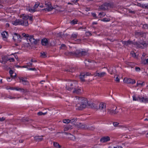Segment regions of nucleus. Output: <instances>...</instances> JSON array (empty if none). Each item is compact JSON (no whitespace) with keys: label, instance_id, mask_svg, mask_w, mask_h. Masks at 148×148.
<instances>
[{"label":"nucleus","instance_id":"28","mask_svg":"<svg viewBox=\"0 0 148 148\" xmlns=\"http://www.w3.org/2000/svg\"><path fill=\"white\" fill-rule=\"evenodd\" d=\"M15 90L17 91H20L22 92H25L27 91V90H24L23 88H19L18 87H15Z\"/></svg>","mask_w":148,"mask_h":148},{"label":"nucleus","instance_id":"14","mask_svg":"<svg viewBox=\"0 0 148 148\" xmlns=\"http://www.w3.org/2000/svg\"><path fill=\"white\" fill-rule=\"evenodd\" d=\"M20 82H22L24 85H28L29 84V82L27 80L26 78L23 77L19 78Z\"/></svg>","mask_w":148,"mask_h":148},{"label":"nucleus","instance_id":"55","mask_svg":"<svg viewBox=\"0 0 148 148\" xmlns=\"http://www.w3.org/2000/svg\"><path fill=\"white\" fill-rule=\"evenodd\" d=\"M86 35L87 36H89L91 35V34L89 32H87L86 33Z\"/></svg>","mask_w":148,"mask_h":148},{"label":"nucleus","instance_id":"29","mask_svg":"<svg viewBox=\"0 0 148 148\" xmlns=\"http://www.w3.org/2000/svg\"><path fill=\"white\" fill-rule=\"evenodd\" d=\"M42 44L43 45H46L48 44V41L47 39L44 38L42 40Z\"/></svg>","mask_w":148,"mask_h":148},{"label":"nucleus","instance_id":"10","mask_svg":"<svg viewBox=\"0 0 148 148\" xmlns=\"http://www.w3.org/2000/svg\"><path fill=\"white\" fill-rule=\"evenodd\" d=\"M21 36L18 34L15 33L13 35V39L14 41H17V42H20L21 41Z\"/></svg>","mask_w":148,"mask_h":148},{"label":"nucleus","instance_id":"3","mask_svg":"<svg viewBox=\"0 0 148 148\" xmlns=\"http://www.w3.org/2000/svg\"><path fill=\"white\" fill-rule=\"evenodd\" d=\"M92 107L94 109L100 111V112L103 115H105L107 114V109L106 108V104L103 102L101 103L98 107L94 103L92 104Z\"/></svg>","mask_w":148,"mask_h":148},{"label":"nucleus","instance_id":"1","mask_svg":"<svg viewBox=\"0 0 148 148\" xmlns=\"http://www.w3.org/2000/svg\"><path fill=\"white\" fill-rule=\"evenodd\" d=\"M74 99L77 107L76 109L79 110H82L88 106L92 107V104H88V100L86 98L76 97Z\"/></svg>","mask_w":148,"mask_h":148},{"label":"nucleus","instance_id":"43","mask_svg":"<svg viewBox=\"0 0 148 148\" xmlns=\"http://www.w3.org/2000/svg\"><path fill=\"white\" fill-rule=\"evenodd\" d=\"M142 27L143 29H148V25L147 24H145L143 25Z\"/></svg>","mask_w":148,"mask_h":148},{"label":"nucleus","instance_id":"47","mask_svg":"<svg viewBox=\"0 0 148 148\" xmlns=\"http://www.w3.org/2000/svg\"><path fill=\"white\" fill-rule=\"evenodd\" d=\"M22 36L24 37H27V38L29 37V35L27 34L23 33L22 34Z\"/></svg>","mask_w":148,"mask_h":148},{"label":"nucleus","instance_id":"4","mask_svg":"<svg viewBox=\"0 0 148 148\" xmlns=\"http://www.w3.org/2000/svg\"><path fill=\"white\" fill-rule=\"evenodd\" d=\"M12 24L16 26L18 25L27 26L28 25L27 21H23L22 19H16L14 21H11Z\"/></svg>","mask_w":148,"mask_h":148},{"label":"nucleus","instance_id":"57","mask_svg":"<svg viewBox=\"0 0 148 148\" xmlns=\"http://www.w3.org/2000/svg\"><path fill=\"white\" fill-rule=\"evenodd\" d=\"M29 70H32V71H36V69L35 68H30L29 69H28Z\"/></svg>","mask_w":148,"mask_h":148},{"label":"nucleus","instance_id":"7","mask_svg":"<svg viewBox=\"0 0 148 148\" xmlns=\"http://www.w3.org/2000/svg\"><path fill=\"white\" fill-rule=\"evenodd\" d=\"M28 42H29L32 44H36L38 42V40L34 38L33 36H30L27 38Z\"/></svg>","mask_w":148,"mask_h":148},{"label":"nucleus","instance_id":"46","mask_svg":"<svg viewBox=\"0 0 148 148\" xmlns=\"http://www.w3.org/2000/svg\"><path fill=\"white\" fill-rule=\"evenodd\" d=\"M39 5V3L38 2H37L36 3L34 6V9L36 8L38 6V5Z\"/></svg>","mask_w":148,"mask_h":148},{"label":"nucleus","instance_id":"54","mask_svg":"<svg viewBox=\"0 0 148 148\" xmlns=\"http://www.w3.org/2000/svg\"><path fill=\"white\" fill-rule=\"evenodd\" d=\"M136 5H137V6H140V7H143V5H142L140 3H137V4Z\"/></svg>","mask_w":148,"mask_h":148},{"label":"nucleus","instance_id":"53","mask_svg":"<svg viewBox=\"0 0 148 148\" xmlns=\"http://www.w3.org/2000/svg\"><path fill=\"white\" fill-rule=\"evenodd\" d=\"M5 119V118L4 117H2L1 118L0 117V121H4Z\"/></svg>","mask_w":148,"mask_h":148},{"label":"nucleus","instance_id":"30","mask_svg":"<svg viewBox=\"0 0 148 148\" xmlns=\"http://www.w3.org/2000/svg\"><path fill=\"white\" fill-rule=\"evenodd\" d=\"M77 36V34H73L71 36V38L72 40H75Z\"/></svg>","mask_w":148,"mask_h":148},{"label":"nucleus","instance_id":"50","mask_svg":"<svg viewBox=\"0 0 148 148\" xmlns=\"http://www.w3.org/2000/svg\"><path fill=\"white\" fill-rule=\"evenodd\" d=\"M70 129L69 127H64V131H67L69 130Z\"/></svg>","mask_w":148,"mask_h":148},{"label":"nucleus","instance_id":"52","mask_svg":"<svg viewBox=\"0 0 148 148\" xmlns=\"http://www.w3.org/2000/svg\"><path fill=\"white\" fill-rule=\"evenodd\" d=\"M135 70L137 71H139L140 70V69L138 67H136L135 68Z\"/></svg>","mask_w":148,"mask_h":148},{"label":"nucleus","instance_id":"2","mask_svg":"<svg viewBox=\"0 0 148 148\" xmlns=\"http://www.w3.org/2000/svg\"><path fill=\"white\" fill-rule=\"evenodd\" d=\"M77 82L75 81L70 80L68 81L66 85V88L69 90H71L73 89L74 90L73 93L78 94L81 92V90L77 88Z\"/></svg>","mask_w":148,"mask_h":148},{"label":"nucleus","instance_id":"15","mask_svg":"<svg viewBox=\"0 0 148 148\" xmlns=\"http://www.w3.org/2000/svg\"><path fill=\"white\" fill-rule=\"evenodd\" d=\"M108 3H105L101 6L99 7V9L100 10H105L108 9L109 5Z\"/></svg>","mask_w":148,"mask_h":148},{"label":"nucleus","instance_id":"16","mask_svg":"<svg viewBox=\"0 0 148 148\" xmlns=\"http://www.w3.org/2000/svg\"><path fill=\"white\" fill-rule=\"evenodd\" d=\"M75 53L76 55L78 54L79 56H85L87 54V53L86 51L77 50L75 52Z\"/></svg>","mask_w":148,"mask_h":148},{"label":"nucleus","instance_id":"32","mask_svg":"<svg viewBox=\"0 0 148 148\" xmlns=\"http://www.w3.org/2000/svg\"><path fill=\"white\" fill-rule=\"evenodd\" d=\"M41 55L40 56L41 57L44 58L47 57V56L46 55V53L44 52H42L41 53Z\"/></svg>","mask_w":148,"mask_h":148},{"label":"nucleus","instance_id":"11","mask_svg":"<svg viewBox=\"0 0 148 148\" xmlns=\"http://www.w3.org/2000/svg\"><path fill=\"white\" fill-rule=\"evenodd\" d=\"M106 74V73L105 72L98 73L97 71L94 74H91V75H93L94 77L98 76L100 77H102L105 76Z\"/></svg>","mask_w":148,"mask_h":148},{"label":"nucleus","instance_id":"36","mask_svg":"<svg viewBox=\"0 0 148 148\" xmlns=\"http://www.w3.org/2000/svg\"><path fill=\"white\" fill-rule=\"evenodd\" d=\"M110 19L109 18H104L102 20H101V21L104 22H107L109 21H110Z\"/></svg>","mask_w":148,"mask_h":148},{"label":"nucleus","instance_id":"56","mask_svg":"<svg viewBox=\"0 0 148 148\" xmlns=\"http://www.w3.org/2000/svg\"><path fill=\"white\" fill-rule=\"evenodd\" d=\"M16 74L15 73H14L13 75L12 76H11V77H12L13 78H14L15 77H16Z\"/></svg>","mask_w":148,"mask_h":148},{"label":"nucleus","instance_id":"18","mask_svg":"<svg viewBox=\"0 0 148 148\" xmlns=\"http://www.w3.org/2000/svg\"><path fill=\"white\" fill-rule=\"evenodd\" d=\"M43 136H36L34 137V140L36 141H40L43 140Z\"/></svg>","mask_w":148,"mask_h":148},{"label":"nucleus","instance_id":"60","mask_svg":"<svg viewBox=\"0 0 148 148\" xmlns=\"http://www.w3.org/2000/svg\"><path fill=\"white\" fill-rule=\"evenodd\" d=\"M7 79L8 80V82H10L11 80V78L10 77H8L7 78Z\"/></svg>","mask_w":148,"mask_h":148},{"label":"nucleus","instance_id":"31","mask_svg":"<svg viewBox=\"0 0 148 148\" xmlns=\"http://www.w3.org/2000/svg\"><path fill=\"white\" fill-rule=\"evenodd\" d=\"M131 54L132 55L133 57L134 58H137V55H138V53H135L133 51H132L131 52Z\"/></svg>","mask_w":148,"mask_h":148},{"label":"nucleus","instance_id":"26","mask_svg":"<svg viewBox=\"0 0 148 148\" xmlns=\"http://www.w3.org/2000/svg\"><path fill=\"white\" fill-rule=\"evenodd\" d=\"M133 99L134 101H139L140 100V97L136 95H134L132 96Z\"/></svg>","mask_w":148,"mask_h":148},{"label":"nucleus","instance_id":"24","mask_svg":"<svg viewBox=\"0 0 148 148\" xmlns=\"http://www.w3.org/2000/svg\"><path fill=\"white\" fill-rule=\"evenodd\" d=\"M140 101L145 103L148 102V98H145L143 97H141L140 98Z\"/></svg>","mask_w":148,"mask_h":148},{"label":"nucleus","instance_id":"37","mask_svg":"<svg viewBox=\"0 0 148 148\" xmlns=\"http://www.w3.org/2000/svg\"><path fill=\"white\" fill-rule=\"evenodd\" d=\"M70 122V120L69 119H65L63 120V122L65 123H68Z\"/></svg>","mask_w":148,"mask_h":148},{"label":"nucleus","instance_id":"61","mask_svg":"<svg viewBox=\"0 0 148 148\" xmlns=\"http://www.w3.org/2000/svg\"><path fill=\"white\" fill-rule=\"evenodd\" d=\"M92 15L93 17H96V14L95 13H92Z\"/></svg>","mask_w":148,"mask_h":148},{"label":"nucleus","instance_id":"45","mask_svg":"<svg viewBox=\"0 0 148 148\" xmlns=\"http://www.w3.org/2000/svg\"><path fill=\"white\" fill-rule=\"evenodd\" d=\"M109 148H122L121 146H117L116 147H114L113 146H110L109 147Z\"/></svg>","mask_w":148,"mask_h":148},{"label":"nucleus","instance_id":"22","mask_svg":"<svg viewBox=\"0 0 148 148\" xmlns=\"http://www.w3.org/2000/svg\"><path fill=\"white\" fill-rule=\"evenodd\" d=\"M4 40H5L8 37V32L6 31H4L2 32L1 34Z\"/></svg>","mask_w":148,"mask_h":148},{"label":"nucleus","instance_id":"25","mask_svg":"<svg viewBox=\"0 0 148 148\" xmlns=\"http://www.w3.org/2000/svg\"><path fill=\"white\" fill-rule=\"evenodd\" d=\"M108 72L111 74L114 73L116 71L115 68L111 66L109 67V69H108Z\"/></svg>","mask_w":148,"mask_h":148},{"label":"nucleus","instance_id":"48","mask_svg":"<svg viewBox=\"0 0 148 148\" xmlns=\"http://www.w3.org/2000/svg\"><path fill=\"white\" fill-rule=\"evenodd\" d=\"M9 73H10V76L11 77V76H13V74L14 73V72H13V71L12 70H10V71Z\"/></svg>","mask_w":148,"mask_h":148},{"label":"nucleus","instance_id":"42","mask_svg":"<svg viewBox=\"0 0 148 148\" xmlns=\"http://www.w3.org/2000/svg\"><path fill=\"white\" fill-rule=\"evenodd\" d=\"M47 112L45 113H43L41 112H39L37 114L38 115L40 116L42 115H45L47 114Z\"/></svg>","mask_w":148,"mask_h":148},{"label":"nucleus","instance_id":"5","mask_svg":"<svg viewBox=\"0 0 148 148\" xmlns=\"http://www.w3.org/2000/svg\"><path fill=\"white\" fill-rule=\"evenodd\" d=\"M116 109L117 107L116 106H113L110 108L107 109V114L112 116L114 115L117 114L119 112L116 110Z\"/></svg>","mask_w":148,"mask_h":148},{"label":"nucleus","instance_id":"51","mask_svg":"<svg viewBox=\"0 0 148 148\" xmlns=\"http://www.w3.org/2000/svg\"><path fill=\"white\" fill-rule=\"evenodd\" d=\"M76 121V119H71V120H70V123H73L74 122H75V121Z\"/></svg>","mask_w":148,"mask_h":148},{"label":"nucleus","instance_id":"64","mask_svg":"<svg viewBox=\"0 0 148 148\" xmlns=\"http://www.w3.org/2000/svg\"><path fill=\"white\" fill-rule=\"evenodd\" d=\"M8 97L11 99H14L15 98V97H12V96H9Z\"/></svg>","mask_w":148,"mask_h":148},{"label":"nucleus","instance_id":"12","mask_svg":"<svg viewBox=\"0 0 148 148\" xmlns=\"http://www.w3.org/2000/svg\"><path fill=\"white\" fill-rule=\"evenodd\" d=\"M21 17L23 20V21H27L28 19H29L30 21H32V18L31 16H28L27 15L25 14H22L21 15Z\"/></svg>","mask_w":148,"mask_h":148},{"label":"nucleus","instance_id":"23","mask_svg":"<svg viewBox=\"0 0 148 148\" xmlns=\"http://www.w3.org/2000/svg\"><path fill=\"white\" fill-rule=\"evenodd\" d=\"M77 126L79 128L82 129H86L88 128L87 126L85 124L79 123L77 125Z\"/></svg>","mask_w":148,"mask_h":148},{"label":"nucleus","instance_id":"44","mask_svg":"<svg viewBox=\"0 0 148 148\" xmlns=\"http://www.w3.org/2000/svg\"><path fill=\"white\" fill-rule=\"evenodd\" d=\"M119 123L117 122H114L113 125L114 127H117L119 126Z\"/></svg>","mask_w":148,"mask_h":148},{"label":"nucleus","instance_id":"38","mask_svg":"<svg viewBox=\"0 0 148 148\" xmlns=\"http://www.w3.org/2000/svg\"><path fill=\"white\" fill-rule=\"evenodd\" d=\"M106 15V14L103 12H101L99 14V15L100 18H102L104 16Z\"/></svg>","mask_w":148,"mask_h":148},{"label":"nucleus","instance_id":"49","mask_svg":"<svg viewBox=\"0 0 148 148\" xmlns=\"http://www.w3.org/2000/svg\"><path fill=\"white\" fill-rule=\"evenodd\" d=\"M60 48L62 49H65L66 48V46L64 44H62L61 45Z\"/></svg>","mask_w":148,"mask_h":148},{"label":"nucleus","instance_id":"35","mask_svg":"<svg viewBox=\"0 0 148 148\" xmlns=\"http://www.w3.org/2000/svg\"><path fill=\"white\" fill-rule=\"evenodd\" d=\"M54 145L56 148H60V146L58 143L56 142L54 143Z\"/></svg>","mask_w":148,"mask_h":148},{"label":"nucleus","instance_id":"62","mask_svg":"<svg viewBox=\"0 0 148 148\" xmlns=\"http://www.w3.org/2000/svg\"><path fill=\"white\" fill-rule=\"evenodd\" d=\"M71 1L74 3H76L77 1V0H71Z\"/></svg>","mask_w":148,"mask_h":148},{"label":"nucleus","instance_id":"20","mask_svg":"<svg viewBox=\"0 0 148 148\" xmlns=\"http://www.w3.org/2000/svg\"><path fill=\"white\" fill-rule=\"evenodd\" d=\"M110 140V138L108 136L104 137L100 139L101 142L104 143L109 141Z\"/></svg>","mask_w":148,"mask_h":148},{"label":"nucleus","instance_id":"39","mask_svg":"<svg viewBox=\"0 0 148 148\" xmlns=\"http://www.w3.org/2000/svg\"><path fill=\"white\" fill-rule=\"evenodd\" d=\"M114 78H115V80L117 82H119L120 81V79L118 78V76L117 75H115Z\"/></svg>","mask_w":148,"mask_h":148},{"label":"nucleus","instance_id":"19","mask_svg":"<svg viewBox=\"0 0 148 148\" xmlns=\"http://www.w3.org/2000/svg\"><path fill=\"white\" fill-rule=\"evenodd\" d=\"M64 133L65 134L67 135L68 138L70 140H74L75 139V137L73 135H71V134L66 132H64Z\"/></svg>","mask_w":148,"mask_h":148},{"label":"nucleus","instance_id":"41","mask_svg":"<svg viewBox=\"0 0 148 148\" xmlns=\"http://www.w3.org/2000/svg\"><path fill=\"white\" fill-rule=\"evenodd\" d=\"M142 62L144 64H148V58L145 60H142Z\"/></svg>","mask_w":148,"mask_h":148},{"label":"nucleus","instance_id":"9","mask_svg":"<svg viewBox=\"0 0 148 148\" xmlns=\"http://www.w3.org/2000/svg\"><path fill=\"white\" fill-rule=\"evenodd\" d=\"M45 5H46V7H47L45 9V10L49 11L53 9V8L52 6L51 3L50 2H45Z\"/></svg>","mask_w":148,"mask_h":148},{"label":"nucleus","instance_id":"13","mask_svg":"<svg viewBox=\"0 0 148 148\" xmlns=\"http://www.w3.org/2000/svg\"><path fill=\"white\" fill-rule=\"evenodd\" d=\"M139 43H136L135 45L138 47H142L141 46V45H143L144 47L146 46L147 45V44L145 42H144L141 40L140 41H139Z\"/></svg>","mask_w":148,"mask_h":148},{"label":"nucleus","instance_id":"6","mask_svg":"<svg viewBox=\"0 0 148 148\" xmlns=\"http://www.w3.org/2000/svg\"><path fill=\"white\" fill-rule=\"evenodd\" d=\"M123 82L126 84H133L136 83L135 80L130 78L125 77L123 79Z\"/></svg>","mask_w":148,"mask_h":148},{"label":"nucleus","instance_id":"27","mask_svg":"<svg viewBox=\"0 0 148 148\" xmlns=\"http://www.w3.org/2000/svg\"><path fill=\"white\" fill-rule=\"evenodd\" d=\"M122 42L123 44L127 46H129L130 45L133 44L132 42L130 41H122Z\"/></svg>","mask_w":148,"mask_h":148},{"label":"nucleus","instance_id":"40","mask_svg":"<svg viewBox=\"0 0 148 148\" xmlns=\"http://www.w3.org/2000/svg\"><path fill=\"white\" fill-rule=\"evenodd\" d=\"M27 10H28L30 12H34L35 11V9L34 8H28L27 9Z\"/></svg>","mask_w":148,"mask_h":148},{"label":"nucleus","instance_id":"8","mask_svg":"<svg viewBox=\"0 0 148 148\" xmlns=\"http://www.w3.org/2000/svg\"><path fill=\"white\" fill-rule=\"evenodd\" d=\"M91 75V74L90 73H87L86 74L84 73H81L79 76V77L82 81L84 82V78H85L86 76Z\"/></svg>","mask_w":148,"mask_h":148},{"label":"nucleus","instance_id":"63","mask_svg":"<svg viewBox=\"0 0 148 148\" xmlns=\"http://www.w3.org/2000/svg\"><path fill=\"white\" fill-rule=\"evenodd\" d=\"M31 61L32 62H36V61L35 60H33L32 59L31 60Z\"/></svg>","mask_w":148,"mask_h":148},{"label":"nucleus","instance_id":"17","mask_svg":"<svg viewBox=\"0 0 148 148\" xmlns=\"http://www.w3.org/2000/svg\"><path fill=\"white\" fill-rule=\"evenodd\" d=\"M135 34L136 36H140L141 37L145 36L147 35L146 33H143L141 32H138L137 31H136L135 32Z\"/></svg>","mask_w":148,"mask_h":148},{"label":"nucleus","instance_id":"34","mask_svg":"<svg viewBox=\"0 0 148 148\" xmlns=\"http://www.w3.org/2000/svg\"><path fill=\"white\" fill-rule=\"evenodd\" d=\"M77 21L76 19H74L71 22V24L74 25L75 24H77Z\"/></svg>","mask_w":148,"mask_h":148},{"label":"nucleus","instance_id":"59","mask_svg":"<svg viewBox=\"0 0 148 148\" xmlns=\"http://www.w3.org/2000/svg\"><path fill=\"white\" fill-rule=\"evenodd\" d=\"M10 89L11 90H15V87H10Z\"/></svg>","mask_w":148,"mask_h":148},{"label":"nucleus","instance_id":"33","mask_svg":"<svg viewBox=\"0 0 148 148\" xmlns=\"http://www.w3.org/2000/svg\"><path fill=\"white\" fill-rule=\"evenodd\" d=\"M66 71H69L70 72H73L75 71V69L74 67H71L70 68V69H67L66 70Z\"/></svg>","mask_w":148,"mask_h":148},{"label":"nucleus","instance_id":"58","mask_svg":"<svg viewBox=\"0 0 148 148\" xmlns=\"http://www.w3.org/2000/svg\"><path fill=\"white\" fill-rule=\"evenodd\" d=\"M10 61H14V59L13 58H10L9 59Z\"/></svg>","mask_w":148,"mask_h":148},{"label":"nucleus","instance_id":"21","mask_svg":"<svg viewBox=\"0 0 148 148\" xmlns=\"http://www.w3.org/2000/svg\"><path fill=\"white\" fill-rule=\"evenodd\" d=\"M145 85V82L141 80H138L137 82L136 86L142 87Z\"/></svg>","mask_w":148,"mask_h":148}]
</instances>
